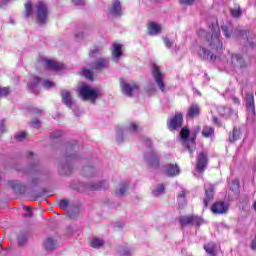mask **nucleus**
Returning a JSON list of instances; mask_svg holds the SVG:
<instances>
[{
  "mask_svg": "<svg viewBox=\"0 0 256 256\" xmlns=\"http://www.w3.org/2000/svg\"><path fill=\"white\" fill-rule=\"evenodd\" d=\"M180 5H193L195 0H179Z\"/></svg>",
  "mask_w": 256,
  "mask_h": 256,
  "instance_id": "5fc2aeb1",
  "label": "nucleus"
},
{
  "mask_svg": "<svg viewBox=\"0 0 256 256\" xmlns=\"http://www.w3.org/2000/svg\"><path fill=\"white\" fill-rule=\"evenodd\" d=\"M9 93H11V88L0 87V97H6V95H9Z\"/></svg>",
  "mask_w": 256,
  "mask_h": 256,
  "instance_id": "79ce46f5",
  "label": "nucleus"
},
{
  "mask_svg": "<svg viewBox=\"0 0 256 256\" xmlns=\"http://www.w3.org/2000/svg\"><path fill=\"white\" fill-rule=\"evenodd\" d=\"M121 255L130 256L131 255V251H129V249H126L123 252H121Z\"/></svg>",
  "mask_w": 256,
  "mask_h": 256,
  "instance_id": "e2e57ef3",
  "label": "nucleus"
},
{
  "mask_svg": "<svg viewBox=\"0 0 256 256\" xmlns=\"http://www.w3.org/2000/svg\"><path fill=\"white\" fill-rule=\"evenodd\" d=\"M44 249L46 251H53L55 250V241L53 240V238H47L45 241H44Z\"/></svg>",
  "mask_w": 256,
  "mask_h": 256,
  "instance_id": "cd10ccee",
  "label": "nucleus"
},
{
  "mask_svg": "<svg viewBox=\"0 0 256 256\" xmlns=\"http://www.w3.org/2000/svg\"><path fill=\"white\" fill-rule=\"evenodd\" d=\"M105 67H109V60L106 58H100L91 66V70L101 71V69H105Z\"/></svg>",
  "mask_w": 256,
  "mask_h": 256,
  "instance_id": "aec40b11",
  "label": "nucleus"
},
{
  "mask_svg": "<svg viewBox=\"0 0 256 256\" xmlns=\"http://www.w3.org/2000/svg\"><path fill=\"white\" fill-rule=\"evenodd\" d=\"M204 249H205L206 253H208V255H216L217 244L210 242V243L204 245Z\"/></svg>",
  "mask_w": 256,
  "mask_h": 256,
  "instance_id": "bb28decb",
  "label": "nucleus"
},
{
  "mask_svg": "<svg viewBox=\"0 0 256 256\" xmlns=\"http://www.w3.org/2000/svg\"><path fill=\"white\" fill-rule=\"evenodd\" d=\"M144 161L149 169H159L161 160L159 154L153 150H150L144 154Z\"/></svg>",
  "mask_w": 256,
  "mask_h": 256,
  "instance_id": "39448f33",
  "label": "nucleus"
},
{
  "mask_svg": "<svg viewBox=\"0 0 256 256\" xmlns=\"http://www.w3.org/2000/svg\"><path fill=\"white\" fill-rule=\"evenodd\" d=\"M25 211H26V212L23 214L24 217H31V215H33V213L31 212V208L26 207V208H25Z\"/></svg>",
  "mask_w": 256,
  "mask_h": 256,
  "instance_id": "13d9d810",
  "label": "nucleus"
},
{
  "mask_svg": "<svg viewBox=\"0 0 256 256\" xmlns=\"http://www.w3.org/2000/svg\"><path fill=\"white\" fill-rule=\"evenodd\" d=\"M233 101H234V103H236V105H239V103H241L239 98H233Z\"/></svg>",
  "mask_w": 256,
  "mask_h": 256,
  "instance_id": "69168bd1",
  "label": "nucleus"
},
{
  "mask_svg": "<svg viewBox=\"0 0 256 256\" xmlns=\"http://www.w3.org/2000/svg\"><path fill=\"white\" fill-rule=\"evenodd\" d=\"M101 52V48H94L92 50H90L89 56L90 57H95V55H97V53Z\"/></svg>",
  "mask_w": 256,
  "mask_h": 256,
  "instance_id": "864d4df0",
  "label": "nucleus"
},
{
  "mask_svg": "<svg viewBox=\"0 0 256 256\" xmlns=\"http://www.w3.org/2000/svg\"><path fill=\"white\" fill-rule=\"evenodd\" d=\"M189 129L182 128L180 132V137L183 141V146L185 149H187L191 156H193V153L195 151V138L192 140H187L189 138Z\"/></svg>",
  "mask_w": 256,
  "mask_h": 256,
  "instance_id": "423d86ee",
  "label": "nucleus"
},
{
  "mask_svg": "<svg viewBox=\"0 0 256 256\" xmlns=\"http://www.w3.org/2000/svg\"><path fill=\"white\" fill-rule=\"evenodd\" d=\"M215 129L211 126H204L202 130L203 137H211L214 135Z\"/></svg>",
  "mask_w": 256,
  "mask_h": 256,
  "instance_id": "2f4dec72",
  "label": "nucleus"
},
{
  "mask_svg": "<svg viewBox=\"0 0 256 256\" xmlns=\"http://www.w3.org/2000/svg\"><path fill=\"white\" fill-rule=\"evenodd\" d=\"M204 189H205V198L203 203H204V207L207 208L209 207V203L213 201V195H214L215 189L211 184H205Z\"/></svg>",
  "mask_w": 256,
  "mask_h": 256,
  "instance_id": "ddd939ff",
  "label": "nucleus"
},
{
  "mask_svg": "<svg viewBox=\"0 0 256 256\" xmlns=\"http://www.w3.org/2000/svg\"><path fill=\"white\" fill-rule=\"evenodd\" d=\"M213 123L219 125V119L217 117H213Z\"/></svg>",
  "mask_w": 256,
  "mask_h": 256,
  "instance_id": "338daca9",
  "label": "nucleus"
},
{
  "mask_svg": "<svg viewBox=\"0 0 256 256\" xmlns=\"http://www.w3.org/2000/svg\"><path fill=\"white\" fill-rule=\"evenodd\" d=\"M36 9V19L40 25H44L47 23V17L49 16V9L47 8V4L43 1H38L35 5Z\"/></svg>",
  "mask_w": 256,
  "mask_h": 256,
  "instance_id": "20e7f679",
  "label": "nucleus"
},
{
  "mask_svg": "<svg viewBox=\"0 0 256 256\" xmlns=\"http://www.w3.org/2000/svg\"><path fill=\"white\" fill-rule=\"evenodd\" d=\"M207 163H209V159L207 158V152H200L197 156L196 171H198L199 173H203L205 169H207Z\"/></svg>",
  "mask_w": 256,
  "mask_h": 256,
  "instance_id": "9d476101",
  "label": "nucleus"
},
{
  "mask_svg": "<svg viewBox=\"0 0 256 256\" xmlns=\"http://www.w3.org/2000/svg\"><path fill=\"white\" fill-rule=\"evenodd\" d=\"M179 221L181 227H187V225H191V216H181Z\"/></svg>",
  "mask_w": 256,
  "mask_h": 256,
  "instance_id": "f704fd0d",
  "label": "nucleus"
},
{
  "mask_svg": "<svg viewBox=\"0 0 256 256\" xmlns=\"http://www.w3.org/2000/svg\"><path fill=\"white\" fill-rule=\"evenodd\" d=\"M58 207L60 209H63L64 211H67V209L69 207V199H62V200L58 201Z\"/></svg>",
  "mask_w": 256,
  "mask_h": 256,
  "instance_id": "4c0bfd02",
  "label": "nucleus"
},
{
  "mask_svg": "<svg viewBox=\"0 0 256 256\" xmlns=\"http://www.w3.org/2000/svg\"><path fill=\"white\" fill-rule=\"evenodd\" d=\"M191 225H194L195 227H201L203 225V218L195 215H191Z\"/></svg>",
  "mask_w": 256,
  "mask_h": 256,
  "instance_id": "473e14b6",
  "label": "nucleus"
},
{
  "mask_svg": "<svg viewBox=\"0 0 256 256\" xmlns=\"http://www.w3.org/2000/svg\"><path fill=\"white\" fill-rule=\"evenodd\" d=\"M128 131H131L132 133H137L139 131V126L132 122L128 127Z\"/></svg>",
  "mask_w": 256,
  "mask_h": 256,
  "instance_id": "a18cd8bd",
  "label": "nucleus"
},
{
  "mask_svg": "<svg viewBox=\"0 0 256 256\" xmlns=\"http://www.w3.org/2000/svg\"><path fill=\"white\" fill-rule=\"evenodd\" d=\"M62 135H63V133L58 130V131H55V132H53V133L51 134V138H52V139H57V138L61 137Z\"/></svg>",
  "mask_w": 256,
  "mask_h": 256,
  "instance_id": "6e6d98bb",
  "label": "nucleus"
},
{
  "mask_svg": "<svg viewBox=\"0 0 256 256\" xmlns=\"http://www.w3.org/2000/svg\"><path fill=\"white\" fill-rule=\"evenodd\" d=\"M198 55L203 61H215L217 59V56L205 47H200Z\"/></svg>",
  "mask_w": 256,
  "mask_h": 256,
  "instance_id": "dca6fc26",
  "label": "nucleus"
},
{
  "mask_svg": "<svg viewBox=\"0 0 256 256\" xmlns=\"http://www.w3.org/2000/svg\"><path fill=\"white\" fill-rule=\"evenodd\" d=\"M222 31L226 37V39H229L231 37V33H229L231 31V28L228 26H222Z\"/></svg>",
  "mask_w": 256,
  "mask_h": 256,
  "instance_id": "49530a36",
  "label": "nucleus"
},
{
  "mask_svg": "<svg viewBox=\"0 0 256 256\" xmlns=\"http://www.w3.org/2000/svg\"><path fill=\"white\" fill-rule=\"evenodd\" d=\"M39 81V77L33 76L28 83V89L30 91H35V89H37V85H39Z\"/></svg>",
  "mask_w": 256,
  "mask_h": 256,
  "instance_id": "c756f323",
  "label": "nucleus"
},
{
  "mask_svg": "<svg viewBox=\"0 0 256 256\" xmlns=\"http://www.w3.org/2000/svg\"><path fill=\"white\" fill-rule=\"evenodd\" d=\"M241 138V130L239 128L234 127L233 132L229 136L230 143H235V141H238V139Z\"/></svg>",
  "mask_w": 256,
  "mask_h": 256,
  "instance_id": "a878e982",
  "label": "nucleus"
},
{
  "mask_svg": "<svg viewBox=\"0 0 256 256\" xmlns=\"http://www.w3.org/2000/svg\"><path fill=\"white\" fill-rule=\"evenodd\" d=\"M79 95L84 101H91V103L95 104L97 98L101 97V91L83 84L79 89Z\"/></svg>",
  "mask_w": 256,
  "mask_h": 256,
  "instance_id": "7ed1b4c3",
  "label": "nucleus"
},
{
  "mask_svg": "<svg viewBox=\"0 0 256 256\" xmlns=\"http://www.w3.org/2000/svg\"><path fill=\"white\" fill-rule=\"evenodd\" d=\"M43 87H45V89H51V87H55V83H53L49 80H45L43 82Z\"/></svg>",
  "mask_w": 256,
  "mask_h": 256,
  "instance_id": "de8ad7c7",
  "label": "nucleus"
},
{
  "mask_svg": "<svg viewBox=\"0 0 256 256\" xmlns=\"http://www.w3.org/2000/svg\"><path fill=\"white\" fill-rule=\"evenodd\" d=\"M15 137L18 141H23V139H25V137H27V133L21 132V133L17 134Z\"/></svg>",
  "mask_w": 256,
  "mask_h": 256,
  "instance_id": "3c124183",
  "label": "nucleus"
},
{
  "mask_svg": "<svg viewBox=\"0 0 256 256\" xmlns=\"http://www.w3.org/2000/svg\"><path fill=\"white\" fill-rule=\"evenodd\" d=\"M75 37H76V39H83L85 37V34L83 32L76 33Z\"/></svg>",
  "mask_w": 256,
  "mask_h": 256,
  "instance_id": "680f3d73",
  "label": "nucleus"
},
{
  "mask_svg": "<svg viewBox=\"0 0 256 256\" xmlns=\"http://www.w3.org/2000/svg\"><path fill=\"white\" fill-rule=\"evenodd\" d=\"M164 44L166 45L167 49H171L173 47V41L169 40V38H164Z\"/></svg>",
  "mask_w": 256,
  "mask_h": 256,
  "instance_id": "603ef678",
  "label": "nucleus"
},
{
  "mask_svg": "<svg viewBox=\"0 0 256 256\" xmlns=\"http://www.w3.org/2000/svg\"><path fill=\"white\" fill-rule=\"evenodd\" d=\"M230 64L235 69H245L247 67V62H245V59H243V56L241 54H232Z\"/></svg>",
  "mask_w": 256,
  "mask_h": 256,
  "instance_id": "9b49d317",
  "label": "nucleus"
},
{
  "mask_svg": "<svg viewBox=\"0 0 256 256\" xmlns=\"http://www.w3.org/2000/svg\"><path fill=\"white\" fill-rule=\"evenodd\" d=\"M183 127V114L181 112H176L175 116L168 122L169 131H177Z\"/></svg>",
  "mask_w": 256,
  "mask_h": 256,
  "instance_id": "6e6552de",
  "label": "nucleus"
},
{
  "mask_svg": "<svg viewBox=\"0 0 256 256\" xmlns=\"http://www.w3.org/2000/svg\"><path fill=\"white\" fill-rule=\"evenodd\" d=\"M82 75L86 77L89 81H93V72L87 68L82 70Z\"/></svg>",
  "mask_w": 256,
  "mask_h": 256,
  "instance_id": "58836bf2",
  "label": "nucleus"
},
{
  "mask_svg": "<svg viewBox=\"0 0 256 256\" xmlns=\"http://www.w3.org/2000/svg\"><path fill=\"white\" fill-rule=\"evenodd\" d=\"M185 195H187V192H185V190H182V192L178 195L179 205H185Z\"/></svg>",
  "mask_w": 256,
  "mask_h": 256,
  "instance_id": "37998d69",
  "label": "nucleus"
},
{
  "mask_svg": "<svg viewBox=\"0 0 256 256\" xmlns=\"http://www.w3.org/2000/svg\"><path fill=\"white\" fill-rule=\"evenodd\" d=\"M199 115H201V106L197 103H192L187 109L186 119H196Z\"/></svg>",
  "mask_w": 256,
  "mask_h": 256,
  "instance_id": "f8f14e48",
  "label": "nucleus"
},
{
  "mask_svg": "<svg viewBox=\"0 0 256 256\" xmlns=\"http://www.w3.org/2000/svg\"><path fill=\"white\" fill-rule=\"evenodd\" d=\"M77 157V152H75V149L73 147L70 146L69 148H67L65 163L61 164V166L59 167L60 175H71V173H73V167L69 162L75 161Z\"/></svg>",
  "mask_w": 256,
  "mask_h": 256,
  "instance_id": "f03ea898",
  "label": "nucleus"
},
{
  "mask_svg": "<svg viewBox=\"0 0 256 256\" xmlns=\"http://www.w3.org/2000/svg\"><path fill=\"white\" fill-rule=\"evenodd\" d=\"M211 211L215 215H223V213H227V211H229V205L224 202H216L211 207Z\"/></svg>",
  "mask_w": 256,
  "mask_h": 256,
  "instance_id": "f3484780",
  "label": "nucleus"
},
{
  "mask_svg": "<svg viewBox=\"0 0 256 256\" xmlns=\"http://www.w3.org/2000/svg\"><path fill=\"white\" fill-rule=\"evenodd\" d=\"M7 131V128L5 127V120L0 121V135H3Z\"/></svg>",
  "mask_w": 256,
  "mask_h": 256,
  "instance_id": "09e8293b",
  "label": "nucleus"
},
{
  "mask_svg": "<svg viewBox=\"0 0 256 256\" xmlns=\"http://www.w3.org/2000/svg\"><path fill=\"white\" fill-rule=\"evenodd\" d=\"M152 75H153L154 81L158 85L160 91H165V82H164L165 75L159 69V66H157L155 64L153 65Z\"/></svg>",
  "mask_w": 256,
  "mask_h": 256,
  "instance_id": "0eeeda50",
  "label": "nucleus"
},
{
  "mask_svg": "<svg viewBox=\"0 0 256 256\" xmlns=\"http://www.w3.org/2000/svg\"><path fill=\"white\" fill-rule=\"evenodd\" d=\"M121 55H123V50L121 48V44L114 43L113 48H112L113 60L117 63V61H119V57H121Z\"/></svg>",
  "mask_w": 256,
  "mask_h": 256,
  "instance_id": "412c9836",
  "label": "nucleus"
},
{
  "mask_svg": "<svg viewBox=\"0 0 256 256\" xmlns=\"http://www.w3.org/2000/svg\"><path fill=\"white\" fill-rule=\"evenodd\" d=\"M25 243H27V236L26 235L18 236V245H20V247H23Z\"/></svg>",
  "mask_w": 256,
  "mask_h": 256,
  "instance_id": "c03bdc74",
  "label": "nucleus"
},
{
  "mask_svg": "<svg viewBox=\"0 0 256 256\" xmlns=\"http://www.w3.org/2000/svg\"><path fill=\"white\" fill-rule=\"evenodd\" d=\"M33 15V6L31 2L25 4V17H31Z\"/></svg>",
  "mask_w": 256,
  "mask_h": 256,
  "instance_id": "e433bc0d",
  "label": "nucleus"
},
{
  "mask_svg": "<svg viewBox=\"0 0 256 256\" xmlns=\"http://www.w3.org/2000/svg\"><path fill=\"white\" fill-rule=\"evenodd\" d=\"M91 247H93V249H99V247H103V241L99 238H94L91 241Z\"/></svg>",
  "mask_w": 256,
  "mask_h": 256,
  "instance_id": "c9c22d12",
  "label": "nucleus"
},
{
  "mask_svg": "<svg viewBox=\"0 0 256 256\" xmlns=\"http://www.w3.org/2000/svg\"><path fill=\"white\" fill-rule=\"evenodd\" d=\"M146 145H147V147H151V140L150 139H146Z\"/></svg>",
  "mask_w": 256,
  "mask_h": 256,
  "instance_id": "774afa93",
  "label": "nucleus"
},
{
  "mask_svg": "<svg viewBox=\"0 0 256 256\" xmlns=\"http://www.w3.org/2000/svg\"><path fill=\"white\" fill-rule=\"evenodd\" d=\"M74 5H85V0H72Z\"/></svg>",
  "mask_w": 256,
  "mask_h": 256,
  "instance_id": "bf43d9fd",
  "label": "nucleus"
},
{
  "mask_svg": "<svg viewBox=\"0 0 256 256\" xmlns=\"http://www.w3.org/2000/svg\"><path fill=\"white\" fill-rule=\"evenodd\" d=\"M230 13L232 17L239 18L240 15H243V11L241 10V7H238L236 9H231Z\"/></svg>",
  "mask_w": 256,
  "mask_h": 256,
  "instance_id": "ea45409f",
  "label": "nucleus"
},
{
  "mask_svg": "<svg viewBox=\"0 0 256 256\" xmlns=\"http://www.w3.org/2000/svg\"><path fill=\"white\" fill-rule=\"evenodd\" d=\"M230 191L234 193V195H239V180H233L230 185Z\"/></svg>",
  "mask_w": 256,
  "mask_h": 256,
  "instance_id": "72a5a7b5",
  "label": "nucleus"
},
{
  "mask_svg": "<svg viewBox=\"0 0 256 256\" xmlns=\"http://www.w3.org/2000/svg\"><path fill=\"white\" fill-rule=\"evenodd\" d=\"M120 85H121L122 92L127 97H133L135 93H139V86H137V84L135 83H127L121 80Z\"/></svg>",
  "mask_w": 256,
  "mask_h": 256,
  "instance_id": "1a4fd4ad",
  "label": "nucleus"
},
{
  "mask_svg": "<svg viewBox=\"0 0 256 256\" xmlns=\"http://www.w3.org/2000/svg\"><path fill=\"white\" fill-rule=\"evenodd\" d=\"M46 67L47 69H51L52 71H61L64 68L63 64L60 62H55L53 60H46Z\"/></svg>",
  "mask_w": 256,
  "mask_h": 256,
  "instance_id": "4be33fe9",
  "label": "nucleus"
},
{
  "mask_svg": "<svg viewBox=\"0 0 256 256\" xmlns=\"http://www.w3.org/2000/svg\"><path fill=\"white\" fill-rule=\"evenodd\" d=\"M31 127H34V129H39L41 127V122L39 119H35L31 122Z\"/></svg>",
  "mask_w": 256,
  "mask_h": 256,
  "instance_id": "8fccbe9b",
  "label": "nucleus"
},
{
  "mask_svg": "<svg viewBox=\"0 0 256 256\" xmlns=\"http://www.w3.org/2000/svg\"><path fill=\"white\" fill-rule=\"evenodd\" d=\"M199 37H204L208 43V47L214 53L217 51H223V42L221 41V30L219 29V25L212 24L209 27V32L205 30H199Z\"/></svg>",
  "mask_w": 256,
  "mask_h": 256,
  "instance_id": "f257e3e1",
  "label": "nucleus"
},
{
  "mask_svg": "<svg viewBox=\"0 0 256 256\" xmlns=\"http://www.w3.org/2000/svg\"><path fill=\"white\" fill-rule=\"evenodd\" d=\"M164 173L167 177H177L181 173V169L177 164H167L164 166Z\"/></svg>",
  "mask_w": 256,
  "mask_h": 256,
  "instance_id": "2eb2a0df",
  "label": "nucleus"
},
{
  "mask_svg": "<svg viewBox=\"0 0 256 256\" xmlns=\"http://www.w3.org/2000/svg\"><path fill=\"white\" fill-rule=\"evenodd\" d=\"M62 102L66 107L69 109H73V105H75V102L73 101V95L69 90H62L61 93Z\"/></svg>",
  "mask_w": 256,
  "mask_h": 256,
  "instance_id": "4468645a",
  "label": "nucleus"
},
{
  "mask_svg": "<svg viewBox=\"0 0 256 256\" xmlns=\"http://www.w3.org/2000/svg\"><path fill=\"white\" fill-rule=\"evenodd\" d=\"M109 13L113 15V17H121V15H123V8L121 7V2L115 0L112 3V7L109 8Z\"/></svg>",
  "mask_w": 256,
  "mask_h": 256,
  "instance_id": "6ab92c4d",
  "label": "nucleus"
},
{
  "mask_svg": "<svg viewBox=\"0 0 256 256\" xmlns=\"http://www.w3.org/2000/svg\"><path fill=\"white\" fill-rule=\"evenodd\" d=\"M238 37H247V30H237Z\"/></svg>",
  "mask_w": 256,
  "mask_h": 256,
  "instance_id": "4d7b16f0",
  "label": "nucleus"
},
{
  "mask_svg": "<svg viewBox=\"0 0 256 256\" xmlns=\"http://www.w3.org/2000/svg\"><path fill=\"white\" fill-rule=\"evenodd\" d=\"M82 173L85 177H95V173H97V169L93 166H85L82 170Z\"/></svg>",
  "mask_w": 256,
  "mask_h": 256,
  "instance_id": "393cba45",
  "label": "nucleus"
},
{
  "mask_svg": "<svg viewBox=\"0 0 256 256\" xmlns=\"http://www.w3.org/2000/svg\"><path fill=\"white\" fill-rule=\"evenodd\" d=\"M116 135H117V142L121 143L123 141V128L117 127L116 128Z\"/></svg>",
  "mask_w": 256,
  "mask_h": 256,
  "instance_id": "a19ab883",
  "label": "nucleus"
},
{
  "mask_svg": "<svg viewBox=\"0 0 256 256\" xmlns=\"http://www.w3.org/2000/svg\"><path fill=\"white\" fill-rule=\"evenodd\" d=\"M128 187H129V184L127 183L119 184L118 188L116 189L117 197H123V195H125V193L127 192Z\"/></svg>",
  "mask_w": 256,
  "mask_h": 256,
  "instance_id": "c85d7f7f",
  "label": "nucleus"
},
{
  "mask_svg": "<svg viewBox=\"0 0 256 256\" xmlns=\"http://www.w3.org/2000/svg\"><path fill=\"white\" fill-rule=\"evenodd\" d=\"M148 33L149 35H159L161 33V26L155 22H151L148 25Z\"/></svg>",
  "mask_w": 256,
  "mask_h": 256,
  "instance_id": "5701e85b",
  "label": "nucleus"
},
{
  "mask_svg": "<svg viewBox=\"0 0 256 256\" xmlns=\"http://www.w3.org/2000/svg\"><path fill=\"white\" fill-rule=\"evenodd\" d=\"M165 193V185L164 184H159L156 186V188L152 191V195L154 197H160V195H163Z\"/></svg>",
  "mask_w": 256,
  "mask_h": 256,
  "instance_id": "7c9ffc66",
  "label": "nucleus"
},
{
  "mask_svg": "<svg viewBox=\"0 0 256 256\" xmlns=\"http://www.w3.org/2000/svg\"><path fill=\"white\" fill-rule=\"evenodd\" d=\"M31 183H32L33 185H37V184L39 183V178H32Z\"/></svg>",
  "mask_w": 256,
  "mask_h": 256,
  "instance_id": "0e129e2a",
  "label": "nucleus"
},
{
  "mask_svg": "<svg viewBox=\"0 0 256 256\" xmlns=\"http://www.w3.org/2000/svg\"><path fill=\"white\" fill-rule=\"evenodd\" d=\"M245 103L248 113L255 115V96L253 93L246 94Z\"/></svg>",
  "mask_w": 256,
  "mask_h": 256,
  "instance_id": "a211bd4d",
  "label": "nucleus"
},
{
  "mask_svg": "<svg viewBox=\"0 0 256 256\" xmlns=\"http://www.w3.org/2000/svg\"><path fill=\"white\" fill-rule=\"evenodd\" d=\"M33 113H36V115H43V110H41L39 108H34Z\"/></svg>",
  "mask_w": 256,
  "mask_h": 256,
  "instance_id": "052dcab7",
  "label": "nucleus"
},
{
  "mask_svg": "<svg viewBox=\"0 0 256 256\" xmlns=\"http://www.w3.org/2000/svg\"><path fill=\"white\" fill-rule=\"evenodd\" d=\"M105 189H107V182H105V181L89 185L90 191H103Z\"/></svg>",
  "mask_w": 256,
  "mask_h": 256,
  "instance_id": "b1692460",
  "label": "nucleus"
}]
</instances>
